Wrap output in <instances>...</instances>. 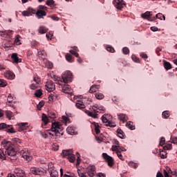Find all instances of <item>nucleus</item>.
I'll use <instances>...</instances> for the list:
<instances>
[{
	"label": "nucleus",
	"mask_w": 177,
	"mask_h": 177,
	"mask_svg": "<svg viewBox=\"0 0 177 177\" xmlns=\"http://www.w3.org/2000/svg\"><path fill=\"white\" fill-rule=\"evenodd\" d=\"M30 172H32L33 175H44V169L39 167H31Z\"/></svg>",
	"instance_id": "nucleus-15"
},
{
	"label": "nucleus",
	"mask_w": 177,
	"mask_h": 177,
	"mask_svg": "<svg viewBox=\"0 0 177 177\" xmlns=\"http://www.w3.org/2000/svg\"><path fill=\"white\" fill-rule=\"evenodd\" d=\"M4 77L7 78V80H15L16 76L15 75V73L11 71H6L4 73Z\"/></svg>",
	"instance_id": "nucleus-22"
},
{
	"label": "nucleus",
	"mask_w": 177,
	"mask_h": 177,
	"mask_svg": "<svg viewBox=\"0 0 177 177\" xmlns=\"http://www.w3.org/2000/svg\"><path fill=\"white\" fill-rule=\"evenodd\" d=\"M48 32V28L45 26H40L38 29L39 34H46Z\"/></svg>",
	"instance_id": "nucleus-27"
},
{
	"label": "nucleus",
	"mask_w": 177,
	"mask_h": 177,
	"mask_svg": "<svg viewBox=\"0 0 177 177\" xmlns=\"http://www.w3.org/2000/svg\"><path fill=\"white\" fill-rule=\"evenodd\" d=\"M48 173L50 174V176L51 177L59 176V172L57 171V170H56V169L51 170V171H48Z\"/></svg>",
	"instance_id": "nucleus-30"
},
{
	"label": "nucleus",
	"mask_w": 177,
	"mask_h": 177,
	"mask_svg": "<svg viewBox=\"0 0 177 177\" xmlns=\"http://www.w3.org/2000/svg\"><path fill=\"white\" fill-rule=\"evenodd\" d=\"M62 91L64 92V93H68V95H71V99H73V97L74 100H77V97L73 95V90L69 85H65L64 86H63Z\"/></svg>",
	"instance_id": "nucleus-8"
},
{
	"label": "nucleus",
	"mask_w": 177,
	"mask_h": 177,
	"mask_svg": "<svg viewBox=\"0 0 177 177\" xmlns=\"http://www.w3.org/2000/svg\"><path fill=\"white\" fill-rule=\"evenodd\" d=\"M75 106L77 109H85V104H84V102L82 101H77V102L75 104Z\"/></svg>",
	"instance_id": "nucleus-33"
},
{
	"label": "nucleus",
	"mask_w": 177,
	"mask_h": 177,
	"mask_svg": "<svg viewBox=\"0 0 177 177\" xmlns=\"http://www.w3.org/2000/svg\"><path fill=\"white\" fill-rule=\"evenodd\" d=\"M6 129V132H8L9 133H16V131H15L13 127L8 125Z\"/></svg>",
	"instance_id": "nucleus-38"
},
{
	"label": "nucleus",
	"mask_w": 177,
	"mask_h": 177,
	"mask_svg": "<svg viewBox=\"0 0 177 177\" xmlns=\"http://www.w3.org/2000/svg\"><path fill=\"white\" fill-rule=\"evenodd\" d=\"M156 17H157V19H159L160 20H165V16L161 13H158L156 15Z\"/></svg>",
	"instance_id": "nucleus-46"
},
{
	"label": "nucleus",
	"mask_w": 177,
	"mask_h": 177,
	"mask_svg": "<svg viewBox=\"0 0 177 177\" xmlns=\"http://www.w3.org/2000/svg\"><path fill=\"white\" fill-rule=\"evenodd\" d=\"M66 59L69 63H73V57H71V55L70 54H66Z\"/></svg>",
	"instance_id": "nucleus-47"
},
{
	"label": "nucleus",
	"mask_w": 177,
	"mask_h": 177,
	"mask_svg": "<svg viewBox=\"0 0 177 177\" xmlns=\"http://www.w3.org/2000/svg\"><path fill=\"white\" fill-rule=\"evenodd\" d=\"M111 151H115L118 158H120V160H121L122 161H124V160H125L124 158V156H122V154L121 153V152L118 151V148H117V147H111Z\"/></svg>",
	"instance_id": "nucleus-20"
},
{
	"label": "nucleus",
	"mask_w": 177,
	"mask_h": 177,
	"mask_svg": "<svg viewBox=\"0 0 177 177\" xmlns=\"http://www.w3.org/2000/svg\"><path fill=\"white\" fill-rule=\"evenodd\" d=\"M100 88V86L99 85L92 86L89 90V93H94V92H96Z\"/></svg>",
	"instance_id": "nucleus-31"
},
{
	"label": "nucleus",
	"mask_w": 177,
	"mask_h": 177,
	"mask_svg": "<svg viewBox=\"0 0 177 177\" xmlns=\"http://www.w3.org/2000/svg\"><path fill=\"white\" fill-rule=\"evenodd\" d=\"M118 120L122 122H127V121H128V116H127L125 114L121 113L118 115Z\"/></svg>",
	"instance_id": "nucleus-24"
},
{
	"label": "nucleus",
	"mask_w": 177,
	"mask_h": 177,
	"mask_svg": "<svg viewBox=\"0 0 177 177\" xmlns=\"http://www.w3.org/2000/svg\"><path fill=\"white\" fill-rule=\"evenodd\" d=\"M6 115L7 118H8V120H11L12 117H13V113H12V111H6Z\"/></svg>",
	"instance_id": "nucleus-43"
},
{
	"label": "nucleus",
	"mask_w": 177,
	"mask_h": 177,
	"mask_svg": "<svg viewBox=\"0 0 177 177\" xmlns=\"http://www.w3.org/2000/svg\"><path fill=\"white\" fill-rule=\"evenodd\" d=\"M131 59L133 62H135L136 63H139V58H138V57H136V55H133L131 56Z\"/></svg>",
	"instance_id": "nucleus-57"
},
{
	"label": "nucleus",
	"mask_w": 177,
	"mask_h": 177,
	"mask_svg": "<svg viewBox=\"0 0 177 177\" xmlns=\"http://www.w3.org/2000/svg\"><path fill=\"white\" fill-rule=\"evenodd\" d=\"M15 174L17 175V176L19 177H26L27 175L26 174V171H24L21 168L17 167L14 170Z\"/></svg>",
	"instance_id": "nucleus-17"
},
{
	"label": "nucleus",
	"mask_w": 177,
	"mask_h": 177,
	"mask_svg": "<svg viewBox=\"0 0 177 177\" xmlns=\"http://www.w3.org/2000/svg\"><path fill=\"white\" fill-rule=\"evenodd\" d=\"M101 120L106 127H115V125H111V121L113 120V117L109 114H105L102 115Z\"/></svg>",
	"instance_id": "nucleus-5"
},
{
	"label": "nucleus",
	"mask_w": 177,
	"mask_h": 177,
	"mask_svg": "<svg viewBox=\"0 0 177 177\" xmlns=\"http://www.w3.org/2000/svg\"><path fill=\"white\" fill-rule=\"evenodd\" d=\"M128 165H129V167H131L132 168H138V164L133 162H129Z\"/></svg>",
	"instance_id": "nucleus-56"
},
{
	"label": "nucleus",
	"mask_w": 177,
	"mask_h": 177,
	"mask_svg": "<svg viewBox=\"0 0 177 177\" xmlns=\"http://www.w3.org/2000/svg\"><path fill=\"white\" fill-rule=\"evenodd\" d=\"M45 66L47 68H53V64L52 62L47 61L45 62Z\"/></svg>",
	"instance_id": "nucleus-44"
},
{
	"label": "nucleus",
	"mask_w": 177,
	"mask_h": 177,
	"mask_svg": "<svg viewBox=\"0 0 177 177\" xmlns=\"http://www.w3.org/2000/svg\"><path fill=\"white\" fill-rule=\"evenodd\" d=\"M87 174L90 177L95 176V171H96V167L95 166H88L86 169Z\"/></svg>",
	"instance_id": "nucleus-18"
},
{
	"label": "nucleus",
	"mask_w": 177,
	"mask_h": 177,
	"mask_svg": "<svg viewBox=\"0 0 177 177\" xmlns=\"http://www.w3.org/2000/svg\"><path fill=\"white\" fill-rule=\"evenodd\" d=\"M62 154L70 162H74L75 161V155H74L73 149L63 150Z\"/></svg>",
	"instance_id": "nucleus-4"
},
{
	"label": "nucleus",
	"mask_w": 177,
	"mask_h": 177,
	"mask_svg": "<svg viewBox=\"0 0 177 177\" xmlns=\"http://www.w3.org/2000/svg\"><path fill=\"white\" fill-rule=\"evenodd\" d=\"M112 147H117L118 151H120L121 153V151H127V149H125V148H124V147H120L119 146H112Z\"/></svg>",
	"instance_id": "nucleus-49"
},
{
	"label": "nucleus",
	"mask_w": 177,
	"mask_h": 177,
	"mask_svg": "<svg viewBox=\"0 0 177 177\" xmlns=\"http://www.w3.org/2000/svg\"><path fill=\"white\" fill-rule=\"evenodd\" d=\"M21 154L23 158L26 160V161H31L32 160V156H31V153H30V151H28V150L25 149L21 151Z\"/></svg>",
	"instance_id": "nucleus-12"
},
{
	"label": "nucleus",
	"mask_w": 177,
	"mask_h": 177,
	"mask_svg": "<svg viewBox=\"0 0 177 177\" xmlns=\"http://www.w3.org/2000/svg\"><path fill=\"white\" fill-rule=\"evenodd\" d=\"M35 15H36L37 19H44L46 16V12L42 10H37V11L35 10Z\"/></svg>",
	"instance_id": "nucleus-19"
},
{
	"label": "nucleus",
	"mask_w": 177,
	"mask_h": 177,
	"mask_svg": "<svg viewBox=\"0 0 177 177\" xmlns=\"http://www.w3.org/2000/svg\"><path fill=\"white\" fill-rule=\"evenodd\" d=\"M52 150H53L54 151H57V150H59V145L56 143L53 144Z\"/></svg>",
	"instance_id": "nucleus-52"
},
{
	"label": "nucleus",
	"mask_w": 177,
	"mask_h": 177,
	"mask_svg": "<svg viewBox=\"0 0 177 177\" xmlns=\"http://www.w3.org/2000/svg\"><path fill=\"white\" fill-rule=\"evenodd\" d=\"M41 135L42 138H44V139H46V138H48V135H49V133H48V130L46 131V132H41Z\"/></svg>",
	"instance_id": "nucleus-62"
},
{
	"label": "nucleus",
	"mask_w": 177,
	"mask_h": 177,
	"mask_svg": "<svg viewBox=\"0 0 177 177\" xmlns=\"http://www.w3.org/2000/svg\"><path fill=\"white\" fill-rule=\"evenodd\" d=\"M112 143L113 145L112 146H120V142H118V140H117L116 139H113L112 140Z\"/></svg>",
	"instance_id": "nucleus-59"
},
{
	"label": "nucleus",
	"mask_w": 177,
	"mask_h": 177,
	"mask_svg": "<svg viewBox=\"0 0 177 177\" xmlns=\"http://www.w3.org/2000/svg\"><path fill=\"white\" fill-rule=\"evenodd\" d=\"M48 117L52 120H55V118H56V113H55L54 112H50L48 113Z\"/></svg>",
	"instance_id": "nucleus-54"
},
{
	"label": "nucleus",
	"mask_w": 177,
	"mask_h": 177,
	"mask_svg": "<svg viewBox=\"0 0 177 177\" xmlns=\"http://www.w3.org/2000/svg\"><path fill=\"white\" fill-rule=\"evenodd\" d=\"M113 3L118 10H122V8L126 5L124 0H114Z\"/></svg>",
	"instance_id": "nucleus-9"
},
{
	"label": "nucleus",
	"mask_w": 177,
	"mask_h": 177,
	"mask_svg": "<svg viewBox=\"0 0 177 177\" xmlns=\"http://www.w3.org/2000/svg\"><path fill=\"white\" fill-rule=\"evenodd\" d=\"M39 82H41V79H39V77H38L37 76H35L33 77V81L30 86V89H32V91L38 89V88H39Z\"/></svg>",
	"instance_id": "nucleus-7"
},
{
	"label": "nucleus",
	"mask_w": 177,
	"mask_h": 177,
	"mask_svg": "<svg viewBox=\"0 0 177 177\" xmlns=\"http://www.w3.org/2000/svg\"><path fill=\"white\" fill-rule=\"evenodd\" d=\"M171 142L174 145H177V137H171Z\"/></svg>",
	"instance_id": "nucleus-61"
},
{
	"label": "nucleus",
	"mask_w": 177,
	"mask_h": 177,
	"mask_svg": "<svg viewBox=\"0 0 177 177\" xmlns=\"http://www.w3.org/2000/svg\"><path fill=\"white\" fill-rule=\"evenodd\" d=\"M117 133H118V137L120 138V139H124V131H122V130H121L120 129H118L117 130Z\"/></svg>",
	"instance_id": "nucleus-39"
},
{
	"label": "nucleus",
	"mask_w": 177,
	"mask_h": 177,
	"mask_svg": "<svg viewBox=\"0 0 177 177\" xmlns=\"http://www.w3.org/2000/svg\"><path fill=\"white\" fill-rule=\"evenodd\" d=\"M62 80L65 84H68L73 81V73L67 71L62 75Z\"/></svg>",
	"instance_id": "nucleus-6"
},
{
	"label": "nucleus",
	"mask_w": 177,
	"mask_h": 177,
	"mask_svg": "<svg viewBox=\"0 0 177 177\" xmlns=\"http://www.w3.org/2000/svg\"><path fill=\"white\" fill-rule=\"evenodd\" d=\"M3 147L6 149V158H10L12 160V157H15L16 156V150L13 147V145L10 141L4 140L2 142Z\"/></svg>",
	"instance_id": "nucleus-2"
},
{
	"label": "nucleus",
	"mask_w": 177,
	"mask_h": 177,
	"mask_svg": "<svg viewBox=\"0 0 177 177\" xmlns=\"http://www.w3.org/2000/svg\"><path fill=\"white\" fill-rule=\"evenodd\" d=\"M9 32H13V30H2L0 31V36L3 38H7V41H10L12 39V35L9 34Z\"/></svg>",
	"instance_id": "nucleus-13"
},
{
	"label": "nucleus",
	"mask_w": 177,
	"mask_h": 177,
	"mask_svg": "<svg viewBox=\"0 0 177 177\" xmlns=\"http://www.w3.org/2000/svg\"><path fill=\"white\" fill-rule=\"evenodd\" d=\"M0 159L1 160H6V156L3 153V151L0 149Z\"/></svg>",
	"instance_id": "nucleus-48"
},
{
	"label": "nucleus",
	"mask_w": 177,
	"mask_h": 177,
	"mask_svg": "<svg viewBox=\"0 0 177 177\" xmlns=\"http://www.w3.org/2000/svg\"><path fill=\"white\" fill-rule=\"evenodd\" d=\"M160 157L161 158H167V152L165 151H160Z\"/></svg>",
	"instance_id": "nucleus-51"
},
{
	"label": "nucleus",
	"mask_w": 177,
	"mask_h": 177,
	"mask_svg": "<svg viewBox=\"0 0 177 177\" xmlns=\"http://www.w3.org/2000/svg\"><path fill=\"white\" fill-rule=\"evenodd\" d=\"M53 169H56V168H55V165L52 162H49L48 165V172H52Z\"/></svg>",
	"instance_id": "nucleus-37"
},
{
	"label": "nucleus",
	"mask_w": 177,
	"mask_h": 177,
	"mask_svg": "<svg viewBox=\"0 0 177 177\" xmlns=\"http://www.w3.org/2000/svg\"><path fill=\"white\" fill-rule=\"evenodd\" d=\"M21 38V37L19 35L15 37V39L14 41L15 45H21V42L20 41Z\"/></svg>",
	"instance_id": "nucleus-36"
},
{
	"label": "nucleus",
	"mask_w": 177,
	"mask_h": 177,
	"mask_svg": "<svg viewBox=\"0 0 177 177\" xmlns=\"http://www.w3.org/2000/svg\"><path fill=\"white\" fill-rule=\"evenodd\" d=\"M12 143H15L16 145H20L21 143V140L19 138H15L12 139Z\"/></svg>",
	"instance_id": "nucleus-45"
},
{
	"label": "nucleus",
	"mask_w": 177,
	"mask_h": 177,
	"mask_svg": "<svg viewBox=\"0 0 177 177\" xmlns=\"http://www.w3.org/2000/svg\"><path fill=\"white\" fill-rule=\"evenodd\" d=\"M77 174L79 176L82 177L85 176V173L84 172V170L77 169Z\"/></svg>",
	"instance_id": "nucleus-53"
},
{
	"label": "nucleus",
	"mask_w": 177,
	"mask_h": 177,
	"mask_svg": "<svg viewBox=\"0 0 177 177\" xmlns=\"http://www.w3.org/2000/svg\"><path fill=\"white\" fill-rule=\"evenodd\" d=\"M38 57L39 59H41V60H45L46 59V53L45 50H40L38 52Z\"/></svg>",
	"instance_id": "nucleus-25"
},
{
	"label": "nucleus",
	"mask_w": 177,
	"mask_h": 177,
	"mask_svg": "<svg viewBox=\"0 0 177 177\" xmlns=\"http://www.w3.org/2000/svg\"><path fill=\"white\" fill-rule=\"evenodd\" d=\"M163 174L165 177H170L169 174H171V168H169V167H167L164 170Z\"/></svg>",
	"instance_id": "nucleus-34"
},
{
	"label": "nucleus",
	"mask_w": 177,
	"mask_h": 177,
	"mask_svg": "<svg viewBox=\"0 0 177 177\" xmlns=\"http://www.w3.org/2000/svg\"><path fill=\"white\" fill-rule=\"evenodd\" d=\"M163 66L165 70H171V68H172V65L171 64V63L167 61H163Z\"/></svg>",
	"instance_id": "nucleus-32"
},
{
	"label": "nucleus",
	"mask_w": 177,
	"mask_h": 177,
	"mask_svg": "<svg viewBox=\"0 0 177 177\" xmlns=\"http://www.w3.org/2000/svg\"><path fill=\"white\" fill-rule=\"evenodd\" d=\"M35 96H36V97H41V96H42V89L39 88L36 91V92H35Z\"/></svg>",
	"instance_id": "nucleus-40"
},
{
	"label": "nucleus",
	"mask_w": 177,
	"mask_h": 177,
	"mask_svg": "<svg viewBox=\"0 0 177 177\" xmlns=\"http://www.w3.org/2000/svg\"><path fill=\"white\" fill-rule=\"evenodd\" d=\"M6 85H8V82H6V80H5L3 79H0V86L1 88H5V86H6Z\"/></svg>",
	"instance_id": "nucleus-42"
},
{
	"label": "nucleus",
	"mask_w": 177,
	"mask_h": 177,
	"mask_svg": "<svg viewBox=\"0 0 177 177\" xmlns=\"http://www.w3.org/2000/svg\"><path fill=\"white\" fill-rule=\"evenodd\" d=\"M95 96L98 100H102V99H104V95H103V93H96L95 94Z\"/></svg>",
	"instance_id": "nucleus-35"
},
{
	"label": "nucleus",
	"mask_w": 177,
	"mask_h": 177,
	"mask_svg": "<svg viewBox=\"0 0 177 177\" xmlns=\"http://www.w3.org/2000/svg\"><path fill=\"white\" fill-rule=\"evenodd\" d=\"M66 132L69 135H75L77 133V132H75V129H74V127L71 126L68 127V128L66 129Z\"/></svg>",
	"instance_id": "nucleus-26"
},
{
	"label": "nucleus",
	"mask_w": 177,
	"mask_h": 177,
	"mask_svg": "<svg viewBox=\"0 0 177 177\" xmlns=\"http://www.w3.org/2000/svg\"><path fill=\"white\" fill-rule=\"evenodd\" d=\"M92 125L94 127V129L97 135H99V133H100V128H102V124L97 123L95 122H93L92 123Z\"/></svg>",
	"instance_id": "nucleus-21"
},
{
	"label": "nucleus",
	"mask_w": 177,
	"mask_h": 177,
	"mask_svg": "<svg viewBox=\"0 0 177 177\" xmlns=\"http://www.w3.org/2000/svg\"><path fill=\"white\" fill-rule=\"evenodd\" d=\"M160 146H162L163 145H165V138H161L159 142Z\"/></svg>",
	"instance_id": "nucleus-63"
},
{
	"label": "nucleus",
	"mask_w": 177,
	"mask_h": 177,
	"mask_svg": "<svg viewBox=\"0 0 177 177\" xmlns=\"http://www.w3.org/2000/svg\"><path fill=\"white\" fill-rule=\"evenodd\" d=\"M44 106H45V102L44 101L39 102V104L37 105V110H41V109H42Z\"/></svg>",
	"instance_id": "nucleus-50"
},
{
	"label": "nucleus",
	"mask_w": 177,
	"mask_h": 177,
	"mask_svg": "<svg viewBox=\"0 0 177 177\" xmlns=\"http://www.w3.org/2000/svg\"><path fill=\"white\" fill-rule=\"evenodd\" d=\"M63 127L59 122H54L51 124L50 129L48 130L47 133L51 136L52 139H57L60 136H63L64 133L62 132Z\"/></svg>",
	"instance_id": "nucleus-1"
},
{
	"label": "nucleus",
	"mask_w": 177,
	"mask_h": 177,
	"mask_svg": "<svg viewBox=\"0 0 177 177\" xmlns=\"http://www.w3.org/2000/svg\"><path fill=\"white\" fill-rule=\"evenodd\" d=\"M162 115L164 118H168V117H169V112L168 111H165L162 112Z\"/></svg>",
	"instance_id": "nucleus-55"
},
{
	"label": "nucleus",
	"mask_w": 177,
	"mask_h": 177,
	"mask_svg": "<svg viewBox=\"0 0 177 177\" xmlns=\"http://www.w3.org/2000/svg\"><path fill=\"white\" fill-rule=\"evenodd\" d=\"M102 157H103L104 160H105V161H106L109 167H111L112 165H114V159L113 158V157L109 156L106 153H102Z\"/></svg>",
	"instance_id": "nucleus-10"
},
{
	"label": "nucleus",
	"mask_w": 177,
	"mask_h": 177,
	"mask_svg": "<svg viewBox=\"0 0 177 177\" xmlns=\"http://www.w3.org/2000/svg\"><path fill=\"white\" fill-rule=\"evenodd\" d=\"M41 121L44 125H46L49 122V118H48V116L45 113H43L41 115Z\"/></svg>",
	"instance_id": "nucleus-28"
},
{
	"label": "nucleus",
	"mask_w": 177,
	"mask_h": 177,
	"mask_svg": "<svg viewBox=\"0 0 177 177\" xmlns=\"http://www.w3.org/2000/svg\"><path fill=\"white\" fill-rule=\"evenodd\" d=\"M151 16V12H149V11H147L144 14H141V17L142 19H147V20H149V19H150Z\"/></svg>",
	"instance_id": "nucleus-29"
},
{
	"label": "nucleus",
	"mask_w": 177,
	"mask_h": 177,
	"mask_svg": "<svg viewBox=\"0 0 177 177\" xmlns=\"http://www.w3.org/2000/svg\"><path fill=\"white\" fill-rule=\"evenodd\" d=\"M53 3H55V1H53V0H47L46 2V4L48 6H50L51 5H53Z\"/></svg>",
	"instance_id": "nucleus-60"
},
{
	"label": "nucleus",
	"mask_w": 177,
	"mask_h": 177,
	"mask_svg": "<svg viewBox=\"0 0 177 177\" xmlns=\"http://www.w3.org/2000/svg\"><path fill=\"white\" fill-rule=\"evenodd\" d=\"M17 129L19 132H23V131H27L28 129V122H21L17 124Z\"/></svg>",
	"instance_id": "nucleus-14"
},
{
	"label": "nucleus",
	"mask_w": 177,
	"mask_h": 177,
	"mask_svg": "<svg viewBox=\"0 0 177 177\" xmlns=\"http://www.w3.org/2000/svg\"><path fill=\"white\" fill-rule=\"evenodd\" d=\"M99 111H104V107L99 106H93L91 111H85L86 114L88 117H92V118H96L97 116V113Z\"/></svg>",
	"instance_id": "nucleus-3"
},
{
	"label": "nucleus",
	"mask_w": 177,
	"mask_h": 177,
	"mask_svg": "<svg viewBox=\"0 0 177 177\" xmlns=\"http://www.w3.org/2000/svg\"><path fill=\"white\" fill-rule=\"evenodd\" d=\"M126 127H128V128H129V129H131V131H133V129H135V126L133 125V123L132 122H129L126 124Z\"/></svg>",
	"instance_id": "nucleus-41"
},
{
	"label": "nucleus",
	"mask_w": 177,
	"mask_h": 177,
	"mask_svg": "<svg viewBox=\"0 0 177 177\" xmlns=\"http://www.w3.org/2000/svg\"><path fill=\"white\" fill-rule=\"evenodd\" d=\"M170 174H171V175H172V176H171V177H177V172H176V171H172V170H171Z\"/></svg>",
	"instance_id": "nucleus-64"
},
{
	"label": "nucleus",
	"mask_w": 177,
	"mask_h": 177,
	"mask_svg": "<svg viewBox=\"0 0 177 177\" xmlns=\"http://www.w3.org/2000/svg\"><path fill=\"white\" fill-rule=\"evenodd\" d=\"M46 89L48 92H53L56 89V86L53 84V82L49 80L46 83Z\"/></svg>",
	"instance_id": "nucleus-11"
},
{
	"label": "nucleus",
	"mask_w": 177,
	"mask_h": 177,
	"mask_svg": "<svg viewBox=\"0 0 177 177\" xmlns=\"http://www.w3.org/2000/svg\"><path fill=\"white\" fill-rule=\"evenodd\" d=\"M32 15H35V10L32 8H28V10L22 12V16H32Z\"/></svg>",
	"instance_id": "nucleus-16"
},
{
	"label": "nucleus",
	"mask_w": 177,
	"mask_h": 177,
	"mask_svg": "<svg viewBox=\"0 0 177 177\" xmlns=\"http://www.w3.org/2000/svg\"><path fill=\"white\" fill-rule=\"evenodd\" d=\"M122 53H124V55H128V53H129V48L127 47L123 48Z\"/></svg>",
	"instance_id": "nucleus-58"
},
{
	"label": "nucleus",
	"mask_w": 177,
	"mask_h": 177,
	"mask_svg": "<svg viewBox=\"0 0 177 177\" xmlns=\"http://www.w3.org/2000/svg\"><path fill=\"white\" fill-rule=\"evenodd\" d=\"M13 63H21V59L19 58L17 54L13 53L11 56Z\"/></svg>",
	"instance_id": "nucleus-23"
}]
</instances>
